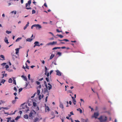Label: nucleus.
<instances>
[{
  "label": "nucleus",
  "mask_w": 122,
  "mask_h": 122,
  "mask_svg": "<svg viewBox=\"0 0 122 122\" xmlns=\"http://www.w3.org/2000/svg\"><path fill=\"white\" fill-rule=\"evenodd\" d=\"M98 119L100 121V122H105L107 121V118L106 117L101 116Z\"/></svg>",
  "instance_id": "f257e3e1"
},
{
  "label": "nucleus",
  "mask_w": 122,
  "mask_h": 122,
  "mask_svg": "<svg viewBox=\"0 0 122 122\" xmlns=\"http://www.w3.org/2000/svg\"><path fill=\"white\" fill-rule=\"evenodd\" d=\"M31 2L30 1H29L28 2V3H26L25 5V7H26V8L27 9H31V7H29L28 8L27 7L28 6L29 7H30V4L31 3Z\"/></svg>",
  "instance_id": "f03ea898"
},
{
  "label": "nucleus",
  "mask_w": 122,
  "mask_h": 122,
  "mask_svg": "<svg viewBox=\"0 0 122 122\" xmlns=\"http://www.w3.org/2000/svg\"><path fill=\"white\" fill-rule=\"evenodd\" d=\"M57 42L56 41H53L52 42H50L47 43V45H53L54 44H56Z\"/></svg>",
  "instance_id": "7ed1b4c3"
},
{
  "label": "nucleus",
  "mask_w": 122,
  "mask_h": 122,
  "mask_svg": "<svg viewBox=\"0 0 122 122\" xmlns=\"http://www.w3.org/2000/svg\"><path fill=\"white\" fill-rule=\"evenodd\" d=\"M56 75L59 76H61V72L59 71L58 70L56 71Z\"/></svg>",
  "instance_id": "20e7f679"
},
{
  "label": "nucleus",
  "mask_w": 122,
  "mask_h": 122,
  "mask_svg": "<svg viewBox=\"0 0 122 122\" xmlns=\"http://www.w3.org/2000/svg\"><path fill=\"white\" fill-rule=\"evenodd\" d=\"M99 115L98 112H94V117L96 118H97V117Z\"/></svg>",
  "instance_id": "39448f33"
},
{
  "label": "nucleus",
  "mask_w": 122,
  "mask_h": 122,
  "mask_svg": "<svg viewBox=\"0 0 122 122\" xmlns=\"http://www.w3.org/2000/svg\"><path fill=\"white\" fill-rule=\"evenodd\" d=\"M35 27H36V29L37 28L39 29H40L42 28L41 26L39 24H35Z\"/></svg>",
  "instance_id": "423d86ee"
},
{
  "label": "nucleus",
  "mask_w": 122,
  "mask_h": 122,
  "mask_svg": "<svg viewBox=\"0 0 122 122\" xmlns=\"http://www.w3.org/2000/svg\"><path fill=\"white\" fill-rule=\"evenodd\" d=\"M34 44L35 45V46H40V45H39V42L38 41H35L34 43Z\"/></svg>",
  "instance_id": "0eeeda50"
},
{
  "label": "nucleus",
  "mask_w": 122,
  "mask_h": 122,
  "mask_svg": "<svg viewBox=\"0 0 122 122\" xmlns=\"http://www.w3.org/2000/svg\"><path fill=\"white\" fill-rule=\"evenodd\" d=\"M20 48H17L15 49L16 51L15 53L17 55L19 53V51L20 49Z\"/></svg>",
  "instance_id": "6e6552de"
},
{
  "label": "nucleus",
  "mask_w": 122,
  "mask_h": 122,
  "mask_svg": "<svg viewBox=\"0 0 122 122\" xmlns=\"http://www.w3.org/2000/svg\"><path fill=\"white\" fill-rule=\"evenodd\" d=\"M29 24V22H27V24L24 27L23 29L24 30H25L26 28L28 26Z\"/></svg>",
  "instance_id": "1a4fd4ad"
},
{
  "label": "nucleus",
  "mask_w": 122,
  "mask_h": 122,
  "mask_svg": "<svg viewBox=\"0 0 122 122\" xmlns=\"http://www.w3.org/2000/svg\"><path fill=\"white\" fill-rule=\"evenodd\" d=\"M4 41L5 43H6L7 44L9 43V42H8V40L7 39V38L6 37H5V38Z\"/></svg>",
  "instance_id": "9d476101"
},
{
  "label": "nucleus",
  "mask_w": 122,
  "mask_h": 122,
  "mask_svg": "<svg viewBox=\"0 0 122 122\" xmlns=\"http://www.w3.org/2000/svg\"><path fill=\"white\" fill-rule=\"evenodd\" d=\"M58 40L59 41H65L66 42L68 41L69 40L68 39H65L62 40Z\"/></svg>",
  "instance_id": "9b49d317"
},
{
  "label": "nucleus",
  "mask_w": 122,
  "mask_h": 122,
  "mask_svg": "<svg viewBox=\"0 0 122 122\" xmlns=\"http://www.w3.org/2000/svg\"><path fill=\"white\" fill-rule=\"evenodd\" d=\"M81 120L82 122H87L88 121V119L85 120L83 119L82 118L81 119Z\"/></svg>",
  "instance_id": "f8f14e48"
},
{
  "label": "nucleus",
  "mask_w": 122,
  "mask_h": 122,
  "mask_svg": "<svg viewBox=\"0 0 122 122\" xmlns=\"http://www.w3.org/2000/svg\"><path fill=\"white\" fill-rule=\"evenodd\" d=\"M45 109V111L46 112H47V111H46L47 110L48 111H50L49 108V107L47 106L46 107Z\"/></svg>",
  "instance_id": "ddd939ff"
},
{
  "label": "nucleus",
  "mask_w": 122,
  "mask_h": 122,
  "mask_svg": "<svg viewBox=\"0 0 122 122\" xmlns=\"http://www.w3.org/2000/svg\"><path fill=\"white\" fill-rule=\"evenodd\" d=\"M33 40L32 38H29L26 39V41H27L29 42H31Z\"/></svg>",
  "instance_id": "4468645a"
},
{
  "label": "nucleus",
  "mask_w": 122,
  "mask_h": 122,
  "mask_svg": "<svg viewBox=\"0 0 122 122\" xmlns=\"http://www.w3.org/2000/svg\"><path fill=\"white\" fill-rule=\"evenodd\" d=\"M60 107L62 109H63L64 108L63 105L62 103H60Z\"/></svg>",
  "instance_id": "2eb2a0df"
},
{
  "label": "nucleus",
  "mask_w": 122,
  "mask_h": 122,
  "mask_svg": "<svg viewBox=\"0 0 122 122\" xmlns=\"http://www.w3.org/2000/svg\"><path fill=\"white\" fill-rule=\"evenodd\" d=\"M39 120V118L37 117H36L35 118V119L34 120V122H36L37 121H38Z\"/></svg>",
  "instance_id": "dca6fc26"
},
{
  "label": "nucleus",
  "mask_w": 122,
  "mask_h": 122,
  "mask_svg": "<svg viewBox=\"0 0 122 122\" xmlns=\"http://www.w3.org/2000/svg\"><path fill=\"white\" fill-rule=\"evenodd\" d=\"M41 98H42L43 97H44V95H42L41 96V95H39V97L38 98H39V100H41Z\"/></svg>",
  "instance_id": "f3484780"
},
{
  "label": "nucleus",
  "mask_w": 122,
  "mask_h": 122,
  "mask_svg": "<svg viewBox=\"0 0 122 122\" xmlns=\"http://www.w3.org/2000/svg\"><path fill=\"white\" fill-rule=\"evenodd\" d=\"M44 92L46 93L48 92V87L45 88L44 89Z\"/></svg>",
  "instance_id": "a211bd4d"
},
{
  "label": "nucleus",
  "mask_w": 122,
  "mask_h": 122,
  "mask_svg": "<svg viewBox=\"0 0 122 122\" xmlns=\"http://www.w3.org/2000/svg\"><path fill=\"white\" fill-rule=\"evenodd\" d=\"M77 111H79L80 113H82V110L80 108L77 109Z\"/></svg>",
  "instance_id": "6ab92c4d"
},
{
  "label": "nucleus",
  "mask_w": 122,
  "mask_h": 122,
  "mask_svg": "<svg viewBox=\"0 0 122 122\" xmlns=\"http://www.w3.org/2000/svg\"><path fill=\"white\" fill-rule=\"evenodd\" d=\"M22 39L21 37L18 38L15 41L16 42H18L19 41V40H21Z\"/></svg>",
  "instance_id": "aec40b11"
},
{
  "label": "nucleus",
  "mask_w": 122,
  "mask_h": 122,
  "mask_svg": "<svg viewBox=\"0 0 122 122\" xmlns=\"http://www.w3.org/2000/svg\"><path fill=\"white\" fill-rule=\"evenodd\" d=\"M24 117L26 119L28 118V116L27 115H25L24 116Z\"/></svg>",
  "instance_id": "412c9836"
},
{
  "label": "nucleus",
  "mask_w": 122,
  "mask_h": 122,
  "mask_svg": "<svg viewBox=\"0 0 122 122\" xmlns=\"http://www.w3.org/2000/svg\"><path fill=\"white\" fill-rule=\"evenodd\" d=\"M8 82L10 83H12V79L11 78H10L9 79Z\"/></svg>",
  "instance_id": "4be33fe9"
},
{
  "label": "nucleus",
  "mask_w": 122,
  "mask_h": 122,
  "mask_svg": "<svg viewBox=\"0 0 122 122\" xmlns=\"http://www.w3.org/2000/svg\"><path fill=\"white\" fill-rule=\"evenodd\" d=\"M54 55L52 54L51 56L50 57V59H52V58L54 57Z\"/></svg>",
  "instance_id": "5701e85b"
},
{
  "label": "nucleus",
  "mask_w": 122,
  "mask_h": 122,
  "mask_svg": "<svg viewBox=\"0 0 122 122\" xmlns=\"http://www.w3.org/2000/svg\"><path fill=\"white\" fill-rule=\"evenodd\" d=\"M0 57L2 58H3V60H5V56H4L3 55H0Z\"/></svg>",
  "instance_id": "b1692460"
},
{
  "label": "nucleus",
  "mask_w": 122,
  "mask_h": 122,
  "mask_svg": "<svg viewBox=\"0 0 122 122\" xmlns=\"http://www.w3.org/2000/svg\"><path fill=\"white\" fill-rule=\"evenodd\" d=\"M40 90H37V95H40Z\"/></svg>",
  "instance_id": "393cba45"
},
{
  "label": "nucleus",
  "mask_w": 122,
  "mask_h": 122,
  "mask_svg": "<svg viewBox=\"0 0 122 122\" xmlns=\"http://www.w3.org/2000/svg\"><path fill=\"white\" fill-rule=\"evenodd\" d=\"M5 102L2 100L0 101V105H1L2 103H4Z\"/></svg>",
  "instance_id": "a878e982"
},
{
  "label": "nucleus",
  "mask_w": 122,
  "mask_h": 122,
  "mask_svg": "<svg viewBox=\"0 0 122 122\" xmlns=\"http://www.w3.org/2000/svg\"><path fill=\"white\" fill-rule=\"evenodd\" d=\"M33 106H34L35 107L36 106V105H37V104L35 102H33Z\"/></svg>",
  "instance_id": "bb28decb"
},
{
  "label": "nucleus",
  "mask_w": 122,
  "mask_h": 122,
  "mask_svg": "<svg viewBox=\"0 0 122 122\" xmlns=\"http://www.w3.org/2000/svg\"><path fill=\"white\" fill-rule=\"evenodd\" d=\"M57 36L61 38H62L63 37V36L61 35L58 34Z\"/></svg>",
  "instance_id": "cd10ccee"
},
{
  "label": "nucleus",
  "mask_w": 122,
  "mask_h": 122,
  "mask_svg": "<svg viewBox=\"0 0 122 122\" xmlns=\"http://www.w3.org/2000/svg\"><path fill=\"white\" fill-rule=\"evenodd\" d=\"M73 102L74 105H75L76 104V102L75 99H74V100H73Z\"/></svg>",
  "instance_id": "c85d7f7f"
},
{
  "label": "nucleus",
  "mask_w": 122,
  "mask_h": 122,
  "mask_svg": "<svg viewBox=\"0 0 122 122\" xmlns=\"http://www.w3.org/2000/svg\"><path fill=\"white\" fill-rule=\"evenodd\" d=\"M20 118V117L19 116H18L15 119V120L16 121L19 118Z\"/></svg>",
  "instance_id": "c756f323"
},
{
  "label": "nucleus",
  "mask_w": 122,
  "mask_h": 122,
  "mask_svg": "<svg viewBox=\"0 0 122 122\" xmlns=\"http://www.w3.org/2000/svg\"><path fill=\"white\" fill-rule=\"evenodd\" d=\"M5 81V80L4 79H2L1 81V83L4 84Z\"/></svg>",
  "instance_id": "7c9ffc66"
},
{
  "label": "nucleus",
  "mask_w": 122,
  "mask_h": 122,
  "mask_svg": "<svg viewBox=\"0 0 122 122\" xmlns=\"http://www.w3.org/2000/svg\"><path fill=\"white\" fill-rule=\"evenodd\" d=\"M23 79L25 81H27V78L25 76Z\"/></svg>",
  "instance_id": "2f4dec72"
},
{
  "label": "nucleus",
  "mask_w": 122,
  "mask_h": 122,
  "mask_svg": "<svg viewBox=\"0 0 122 122\" xmlns=\"http://www.w3.org/2000/svg\"><path fill=\"white\" fill-rule=\"evenodd\" d=\"M6 33L8 34H9L10 33H11V31H8V30H7L6 31Z\"/></svg>",
  "instance_id": "473e14b6"
},
{
  "label": "nucleus",
  "mask_w": 122,
  "mask_h": 122,
  "mask_svg": "<svg viewBox=\"0 0 122 122\" xmlns=\"http://www.w3.org/2000/svg\"><path fill=\"white\" fill-rule=\"evenodd\" d=\"M33 113L32 112H30L29 115V117H31Z\"/></svg>",
  "instance_id": "72a5a7b5"
},
{
  "label": "nucleus",
  "mask_w": 122,
  "mask_h": 122,
  "mask_svg": "<svg viewBox=\"0 0 122 122\" xmlns=\"http://www.w3.org/2000/svg\"><path fill=\"white\" fill-rule=\"evenodd\" d=\"M13 83L15 85L16 84L15 80L14 79L13 80Z\"/></svg>",
  "instance_id": "f704fd0d"
},
{
  "label": "nucleus",
  "mask_w": 122,
  "mask_h": 122,
  "mask_svg": "<svg viewBox=\"0 0 122 122\" xmlns=\"http://www.w3.org/2000/svg\"><path fill=\"white\" fill-rule=\"evenodd\" d=\"M56 31L58 32H62V31H61V30L60 31L58 29H57L56 30Z\"/></svg>",
  "instance_id": "c9c22d12"
},
{
  "label": "nucleus",
  "mask_w": 122,
  "mask_h": 122,
  "mask_svg": "<svg viewBox=\"0 0 122 122\" xmlns=\"http://www.w3.org/2000/svg\"><path fill=\"white\" fill-rule=\"evenodd\" d=\"M61 52H58L57 53V54L58 55H59L60 56H61Z\"/></svg>",
  "instance_id": "e433bc0d"
},
{
  "label": "nucleus",
  "mask_w": 122,
  "mask_h": 122,
  "mask_svg": "<svg viewBox=\"0 0 122 122\" xmlns=\"http://www.w3.org/2000/svg\"><path fill=\"white\" fill-rule=\"evenodd\" d=\"M36 11L34 10H33L32 11V14H34L36 13Z\"/></svg>",
  "instance_id": "4c0bfd02"
},
{
  "label": "nucleus",
  "mask_w": 122,
  "mask_h": 122,
  "mask_svg": "<svg viewBox=\"0 0 122 122\" xmlns=\"http://www.w3.org/2000/svg\"><path fill=\"white\" fill-rule=\"evenodd\" d=\"M48 90H50L52 88V86L51 85V86H48Z\"/></svg>",
  "instance_id": "58836bf2"
},
{
  "label": "nucleus",
  "mask_w": 122,
  "mask_h": 122,
  "mask_svg": "<svg viewBox=\"0 0 122 122\" xmlns=\"http://www.w3.org/2000/svg\"><path fill=\"white\" fill-rule=\"evenodd\" d=\"M16 101V100H13L12 101V103L13 104H14L15 103Z\"/></svg>",
  "instance_id": "ea45409f"
},
{
  "label": "nucleus",
  "mask_w": 122,
  "mask_h": 122,
  "mask_svg": "<svg viewBox=\"0 0 122 122\" xmlns=\"http://www.w3.org/2000/svg\"><path fill=\"white\" fill-rule=\"evenodd\" d=\"M46 79L47 82H49V80L48 78L46 77Z\"/></svg>",
  "instance_id": "a19ab883"
},
{
  "label": "nucleus",
  "mask_w": 122,
  "mask_h": 122,
  "mask_svg": "<svg viewBox=\"0 0 122 122\" xmlns=\"http://www.w3.org/2000/svg\"><path fill=\"white\" fill-rule=\"evenodd\" d=\"M25 64L26 65V66H25L26 68H27V69H29V67L27 66L26 63H25Z\"/></svg>",
  "instance_id": "79ce46f5"
},
{
  "label": "nucleus",
  "mask_w": 122,
  "mask_h": 122,
  "mask_svg": "<svg viewBox=\"0 0 122 122\" xmlns=\"http://www.w3.org/2000/svg\"><path fill=\"white\" fill-rule=\"evenodd\" d=\"M22 90V88H20L19 89V92H21Z\"/></svg>",
  "instance_id": "37998d69"
},
{
  "label": "nucleus",
  "mask_w": 122,
  "mask_h": 122,
  "mask_svg": "<svg viewBox=\"0 0 122 122\" xmlns=\"http://www.w3.org/2000/svg\"><path fill=\"white\" fill-rule=\"evenodd\" d=\"M36 84L38 85H39L40 84V83L38 81H36Z\"/></svg>",
  "instance_id": "c03bdc74"
},
{
  "label": "nucleus",
  "mask_w": 122,
  "mask_h": 122,
  "mask_svg": "<svg viewBox=\"0 0 122 122\" xmlns=\"http://www.w3.org/2000/svg\"><path fill=\"white\" fill-rule=\"evenodd\" d=\"M9 66L8 65H6L5 66V68H6V69H8L9 68Z\"/></svg>",
  "instance_id": "a18cd8bd"
},
{
  "label": "nucleus",
  "mask_w": 122,
  "mask_h": 122,
  "mask_svg": "<svg viewBox=\"0 0 122 122\" xmlns=\"http://www.w3.org/2000/svg\"><path fill=\"white\" fill-rule=\"evenodd\" d=\"M57 49V47H55L53 48H52V50H56Z\"/></svg>",
  "instance_id": "49530a36"
},
{
  "label": "nucleus",
  "mask_w": 122,
  "mask_h": 122,
  "mask_svg": "<svg viewBox=\"0 0 122 122\" xmlns=\"http://www.w3.org/2000/svg\"><path fill=\"white\" fill-rule=\"evenodd\" d=\"M28 77L29 80H30V74H28Z\"/></svg>",
  "instance_id": "de8ad7c7"
},
{
  "label": "nucleus",
  "mask_w": 122,
  "mask_h": 122,
  "mask_svg": "<svg viewBox=\"0 0 122 122\" xmlns=\"http://www.w3.org/2000/svg\"><path fill=\"white\" fill-rule=\"evenodd\" d=\"M11 13H14L15 14H16V11H13L11 12Z\"/></svg>",
  "instance_id": "09e8293b"
},
{
  "label": "nucleus",
  "mask_w": 122,
  "mask_h": 122,
  "mask_svg": "<svg viewBox=\"0 0 122 122\" xmlns=\"http://www.w3.org/2000/svg\"><path fill=\"white\" fill-rule=\"evenodd\" d=\"M14 90L16 92L17 91V89L16 87H15L14 88Z\"/></svg>",
  "instance_id": "8fccbe9b"
},
{
  "label": "nucleus",
  "mask_w": 122,
  "mask_h": 122,
  "mask_svg": "<svg viewBox=\"0 0 122 122\" xmlns=\"http://www.w3.org/2000/svg\"><path fill=\"white\" fill-rule=\"evenodd\" d=\"M36 93H35L34 94V95H33V96H32L31 97V98H33V97H34L35 96V95L36 94Z\"/></svg>",
  "instance_id": "3c124183"
},
{
  "label": "nucleus",
  "mask_w": 122,
  "mask_h": 122,
  "mask_svg": "<svg viewBox=\"0 0 122 122\" xmlns=\"http://www.w3.org/2000/svg\"><path fill=\"white\" fill-rule=\"evenodd\" d=\"M44 5L46 7H47V5H46V3H44Z\"/></svg>",
  "instance_id": "603ef678"
},
{
  "label": "nucleus",
  "mask_w": 122,
  "mask_h": 122,
  "mask_svg": "<svg viewBox=\"0 0 122 122\" xmlns=\"http://www.w3.org/2000/svg\"><path fill=\"white\" fill-rule=\"evenodd\" d=\"M6 63H4L1 64V65L2 66H4L6 64Z\"/></svg>",
  "instance_id": "864d4df0"
},
{
  "label": "nucleus",
  "mask_w": 122,
  "mask_h": 122,
  "mask_svg": "<svg viewBox=\"0 0 122 122\" xmlns=\"http://www.w3.org/2000/svg\"><path fill=\"white\" fill-rule=\"evenodd\" d=\"M48 97V96H46V99H45L46 102L47 101V99Z\"/></svg>",
  "instance_id": "5fc2aeb1"
},
{
  "label": "nucleus",
  "mask_w": 122,
  "mask_h": 122,
  "mask_svg": "<svg viewBox=\"0 0 122 122\" xmlns=\"http://www.w3.org/2000/svg\"><path fill=\"white\" fill-rule=\"evenodd\" d=\"M24 104L23 103V104H21V107H22V108H24V107H22V106H23Z\"/></svg>",
  "instance_id": "6e6d98bb"
},
{
  "label": "nucleus",
  "mask_w": 122,
  "mask_h": 122,
  "mask_svg": "<svg viewBox=\"0 0 122 122\" xmlns=\"http://www.w3.org/2000/svg\"><path fill=\"white\" fill-rule=\"evenodd\" d=\"M61 49H64L66 48V47L65 46H63V47H61Z\"/></svg>",
  "instance_id": "4d7b16f0"
},
{
  "label": "nucleus",
  "mask_w": 122,
  "mask_h": 122,
  "mask_svg": "<svg viewBox=\"0 0 122 122\" xmlns=\"http://www.w3.org/2000/svg\"><path fill=\"white\" fill-rule=\"evenodd\" d=\"M41 61L42 62V63L43 64H44L45 62L44 61V60H43L42 61L41 60Z\"/></svg>",
  "instance_id": "13d9d810"
},
{
  "label": "nucleus",
  "mask_w": 122,
  "mask_h": 122,
  "mask_svg": "<svg viewBox=\"0 0 122 122\" xmlns=\"http://www.w3.org/2000/svg\"><path fill=\"white\" fill-rule=\"evenodd\" d=\"M35 27V25H32V26H31V29H33V27Z\"/></svg>",
  "instance_id": "bf43d9fd"
},
{
  "label": "nucleus",
  "mask_w": 122,
  "mask_h": 122,
  "mask_svg": "<svg viewBox=\"0 0 122 122\" xmlns=\"http://www.w3.org/2000/svg\"><path fill=\"white\" fill-rule=\"evenodd\" d=\"M53 72V71L52 70H51L50 72V75H51V74L52 72Z\"/></svg>",
  "instance_id": "052dcab7"
},
{
  "label": "nucleus",
  "mask_w": 122,
  "mask_h": 122,
  "mask_svg": "<svg viewBox=\"0 0 122 122\" xmlns=\"http://www.w3.org/2000/svg\"><path fill=\"white\" fill-rule=\"evenodd\" d=\"M35 66H30V67L31 68H33V67H35Z\"/></svg>",
  "instance_id": "680f3d73"
},
{
  "label": "nucleus",
  "mask_w": 122,
  "mask_h": 122,
  "mask_svg": "<svg viewBox=\"0 0 122 122\" xmlns=\"http://www.w3.org/2000/svg\"><path fill=\"white\" fill-rule=\"evenodd\" d=\"M46 76H47V77H48L49 76V72H48L47 73V74L46 75Z\"/></svg>",
  "instance_id": "e2e57ef3"
},
{
  "label": "nucleus",
  "mask_w": 122,
  "mask_h": 122,
  "mask_svg": "<svg viewBox=\"0 0 122 122\" xmlns=\"http://www.w3.org/2000/svg\"><path fill=\"white\" fill-rule=\"evenodd\" d=\"M9 109V108L8 107H5V109L6 110H8Z\"/></svg>",
  "instance_id": "0e129e2a"
},
{
  "label": "nucleus",
  "mask_w": 122,
  "mask_h": 122,
  "mask_svg": "<svg viewBox=\"0 0 122 122\" xmlns=\"http://www.w3.org/2000/svg\"><path fill=\"white\" fill-rule=\"evenodd\" d=\"M70 114H71V115H74V114L73 113V112H70Z\"/></svg>",
  "instance_id": "69168bd1"
},
{
  "label": "nucleus",
  "mask_w": 122,
  "mask_h": 122,
  "mask_svg": "<svg viewBox=\"0 0 122 122\" xmlns=\"http://www.w3.org/2000/svg\"><path fill=\"white\" fill-rule=\"evenodd\" d=\"M11 122H15V121L14 119H13L11 121Z\"/></svg>",
  "instance_id": "338daca9"
},
{
  "label": "nucleus",
  "mask_w": 122,
  "mask_h": 122,
  "mask_svg": "<svg viewBox=\"0 0 122 122\" xmlns=\"http://www.w3.org/2000/svg\"><path fill=\"white\" fill-rule=\"evenodd\" d=\"M75 121L76 122H80V121L78 120H75Z\"/></svg>",
  "instance_id": "774afa93"
}]
</instances>
